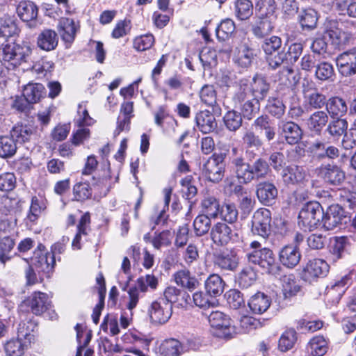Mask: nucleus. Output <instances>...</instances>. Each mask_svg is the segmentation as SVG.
Listing matches in <instances>:
<instances>
[{
	"instance_id": "a878e982",
	"label": "nucleus",
	"mask_w": 356,
	"mask_h": 356,
	"mask_svg": "<svg viewBox=\"0 0 356 356\" xmlns=\"http://www.w3.org/2000/svg\"><path fill=\"white\" fill-rule=\"evenodd\" d=\"M275 29L274 22L270 17H258L251 24V32L257 39H263L270 35Z\"/></svg>"
},
{
	"instance_id": "3c124183",
	"label": "nucleus",
	"mask_w": 356,
	"mask_h": 356,
	"mask_svg": "<svg viewBox=\"0 0 356 356\" xmlns=\"http://www.w3.org/2000/svg\"><path fill=\"white\" fill-rule=\"evenodd\" d=\"M265 109L268 114L280 120L282 118L285 113L286 106L279 97H269L267 99Z\"/></svg>"
},
{
	"instance_id": "393cba45",
	"label": "nucleus",
	"mask_w": 356,
	"mask_h": 356,
	"mask_svg": "<svg viewBox=\"0 0 356 356\" xmlns=\"http://www.w3.org/2000/svg\"><path fill=\"white\" fill-rule=\"evenodd\" d=\"M17 12L20 19L28 23L29 27L36 26L35 20L38 15V8L33 1H21L17 8Z\"/></svg>"
},
{
	"instance_id": "13d9d810",
	"label": "nucleus",
	"mask_w": 356,
	"mask_h": 356,
	"mask_svg": "<svg viewBox=\"0 0 356 356\" xmlns=\"http://www.w3.org/2000/svg\"><path fill=\"white\" fill-rule=\"evenodd\" d=\"M200 97L202 102L213 107V111L220 112L221 109L216 103V92L212 85L204 86L200 92Z\"/></svg>"
},
{
	"instance_id": "052dcab7",
	"label": "nucleus",
	"mask_w": 356,
	"mask_h": 356,
	"mask_svg": "<svg viewBox=\"0 0 356 356\" xmlns=\"http://www.w3.org/2000/svg\"><path fill=\"white\" fill-rule=\"evenodd\" d=\"M211 218L207 214H200L195 218L193 227L197 236H202L211 229Z\"/></svg>"
},
{
	"instance_id": "774afa93",
	"label": "nucleus",
	"mask_w": 356,
	"mask_h": 356,
	"mask_svg": "<svg viewBox=\"0 0 356 356\" xmlns=\"http://www.w3.org/2000/svg\"><path fill=\"white\" fill-rule=\"evenodd\" d=\"M261 44V48L266 54H271L279 51L282 47V40L281 38L277 35L266 37Z\"/></svg>"
},
{
	"instance_id": "c9c22d12",
	"label": "nucleus",
	"mask_w": 356,
	"mask_h": 356,
	"mask_svg": "<svg viewBox=\"0 0 356 356\" xmlns=\"http://www.w3.org/2000/svg\"><path fill=\"white\" fill-rule=\"evenodd\" d=\"M329 115L325 111H316L307 119V127L312 133L320 135L329 122Z\"/></svg>"
},
{
	"instance_id": "0eeeda50",
	"label": "nucleus",
	"mask_w": 356,
	"mask_h": 356,
	"mask_svg": "<svg viewBox=\"0 0 356 356\" xmlns=\"http://www.w3.org/2000/svg\"><path fill=\"white\" fill-rule=\"evenodd\" d=\"M323 209L318 202L305 204L298 214V225L304 230L311 231L317 228L323 217Z\"/></svg>"
},
{
	"instance_id": "f3484780",
	"label": "nucleus",
	"mask_w": 356,
	"mask_h": 356,
	"mask_svg": "<svg viewBox=\"0 0 356 356\" xmlns=\"http://www.w3.org/2000/svg\"><path fill=\"white\" fill-rule=\"evenodd\" d=\"M172 313V307L165 300L154 301L149 309V314L152 322L163 324L166 323Z\"/></svg>"
},
{
	"instance_id": "9b49d317",
	"label": "nucleus",
	"mask_w": 356,
	"mask_h": 356,
	"mask_svg": "<svg viewBox=\"0 0 356 356\" xmlns=\"http://www.w3.org/2000/svg\"><path fill=\"white\" fill-rule=\"evenodd\" d=\"M55 264L54 254H49L46 250L44 245L39 244L34 251L31 265L35 268L38 273H43L49 275L53 271Z\"/></svg>"
},
{
	"instance_id": "4be33fe9",
	"label": "nucleus",
	"mask_w": 356,
	"mask_h": 356,
	"mask_svg": "<svg viewBox=\"0 0 356 356\" xmlns=\"http://www.w3.org/2000/svg\"><path fill=\"white\" fill-rule=\"evenodd\" d=\"M280 135L284 138L286 143L296 145L302 138L303 131L296 122L292 121H282L279 124Z\"/></svg>"
},
{
	"instance_id": "7c9ffc66",
	"label": "nucleus",
	"mask_w": 356,
	"mask_h": 356,
	"mask_svg": "<svg viewBox=\"0 0 356 356\" xmlns=\"http://www.w3.org/2000/svg\"><path fill=\"white\" fill-rule=\"evenodd\" d=\"M19 31L17 24L10 16H0V46H3L8 38L17 35Z\"/></svg>"
},
{
	"instance_id": "c85d7f7f",
	"label": "nucleus",
	"mask_w": 356,
	"mask_h": 356,
	"mask_svg": "<svg viewBox=\"0 0 356 356\" xmlns=\"http://www.w3.org/2000/svg\"><path fill=\"white\" fill-rule=\"evenodd\" d=\"M280 262L289 268L297 266L301 259V253L296 245H287L284 246L279 253Z\"/></svg>"
},
{
	"instance_id": "aec40b11",
	"label": "nucleus",
	"mask_w": 356,
	"mask_h": 356,
	"mask_svg": "<svg viewBox=\"0 0 356 356\" xmlns=\"http://www.w3.org/2000/svg\"><path fill=\"white\" fill-rule=\"evenodd\" d=\"M326 35L332 41V44L337 49H343L352 38L351 33L342 31L337 21H330L327 25Z\"/></svg>"
},
{
	"instance_id": "a18cd8bd",
	"label": "nucleus",
	"mask_w": 356,
	"mask_h": 356,
	"mask_svg": "<svg viewBox=\"0 0 356 356\" xmlns=\"http://www.w3.org/2000/svg\"><path fill=\"white\" fill-rule=\"evenodd\" d=\"M328 122L325 130L330 137L339 140L346 133L348 129V122L343 118H332Z\"/></svg>"
},
{
	"instance_id": "4468645a",
	"label": "nucleus",
	"mask_w": 356,
	"mask_h": 356,
	"mask_svg": "<svg viewBox=\"0 0 356 356\" xmlns=\"http://www.w3.org/2000/svg\"><path fill=\"white\" fill-rule=\"evenodd\" d=\"M271 212L267 209L256 211L252 221V232L254 234L266 238L270 234Z\"/></svg>"
},
{
	"instance_id": "f704fd0d",
	"label": "nucleus",
	"mask_w": 356,
	"mask_h": 356,
	"mask_svg": "<svg viewBox=\"0 0 356 356\" xmlns=\"http://www.w3.org/2000/svg\"><path fill=\"white\" fill-rule=\"evenodd\" d=\"M208 320L212 327L222 331L223 334H231L232 320L228 315L218 310L213 311Z\"/></svg>"
},
{
	"instance_id": "6ab92c4d",
	"label": "nucleus",
	"mask_w": 356,
	"mask_h": 356,
	"mask_svg": "<svg viewBox=\"0 0 356 356\" xmlns=\"http://www.w3.org/2000/svg\"><path fill=\"white\" fill-rule=\"evenodd\" d=\"M345 218L343 208L339 204H332L327 208L325 213H323L321 222L325 229L332 230L342 225Z\"/></svg>"
},
{
	"instance_id": "6e6552de",
	"label": "nucleus",
	"mask_w": 356,
	"mask_h": 356,
	"mask_svg": "<svg viewBox=\"0 0 356 356\" xmlns=\"http://www.w3.org/2000/svg\"><path fill=\"white\" fill-rule=\"evenodd\" d=\"M51 304V302L47 293L35 291L23 300L19 308L22 311H30L33 314L40 316L50 308Z\"/></svg>"
},
{
	"instance_id": "f257e3e1",
	"label": "nucleus",
	"mask_w": 356,
	"mask_h": 356,
	"mask_svg": "<svg viewBox=\"0 0 356 356\" xmlns=\"http://www.w3.org/2000/svg\"><path fill=\"white\" fill-rule=\"evenodd\" d=\"M234 83L236 89L232 97L234 106L240 110L243 119L250 121L259 113L260 104H257L253 98L248 99L249 79L243 78Z\"/></svg>"
},
{
	"instance_id": "58836bf2",
	"label": "nucleus",
	"mask_w": 356,
	"mask_h": 356,
	"mask_svg": "<svg viewBox=\"0 0 356 356\" xmlns=\"http://www.w3.org/2000/svg\"><path fill=\"white\" fill-rule=\"evenodd\" d=\"M270 304V298L261 292L253 295L248 301V307L252 313L256 314H261L266 312Z\"/></svg>"
},
{
	"instance_id": "5701e85b",
	"label": "nucleus",
	"mask_w": 356,
	"mask_h": 356,
	"mask_svg": "<svg viewBox=\"0 0 356 356\" xmlns=\"http://www.w3.org/2000/svg\"><path fill=\"white\" fill-rule=\"evenodd\" d=\"M281 176L286 186H294L305 181L307 172L303 166L290 165L282 169Z\"/></svg>"
},
{
	"instance_id": "bb28decb",
	"label": "nucleus",
	"mask_w": 356,
	"mask_h": 356,
	"mask_svg": "<svg viewBox=\"0 0 356 356\" xmlns=\"http://www.w3.org/2000/svg\"><path fill=\"white\" fill-rule=\"evenodd\" d=\"M242 142L250 161H252L256 156V154L253 150L259 151L264 145V141L261 138L252 130H247L243 134Z\"/></svg>"
},
{
	"instance_id": "37998d69",
	"label": "nucleus",
	"mask_w": 356,
	"mask_h": 356,
	"mask_svg": "<svg viewBox=\"0 0 356 356\" xmlns=\"http://www.w3.org/2000/svg\"><path fill=\"white\" fill-rule=\"evenodd\" d=\"M225 285V282L218 274L210 275L204 283L206 291L210 297L220 296L224 291Z\"/></svg>"
},
{
	"instance_id": "09e8293b",
	"label": "nucleus",
	"mask_w": 356,
	"mask_h": 356,
	"mask_svg": "<svg viewBox=\"0 0 356 356\" xmlns=\"http://www.w3.org/2000/svg\"><path fill=\"white\" fill-rule=\"evenodd\" d=\"M220 208L219 200L213 195H207L201 202L202 214H207L212 218L218 217Z\"/></svg>"
},
{
	"instance_id": "b1692460",
	"label": "nucleus",
	"mask_w": 356,
	"mask_h": 356,
	"mask_svg": "<svg viewBox=\"0 0 356 356\" xmlns=\"http://www.w3.org/2000/svg\"><path fill=\"white\" fill-rule=\"evenodd\" d=\"M252 126L263 134L266 141L270 142L275 138L276 127L268 114H262L255 118Z\"/></svg>"
},
{
	"instance_id": "864d4df0",
	"label": "nucleus",
	"mask_w": 356,
	"mask_h": 356,
	"mask_svg": "<svg viewBox=\"0 0 356 356\" xmlns=\"http://www.w3.org/2000/svg\"><path fill=\"white\" fill-rule=\"evenodd\" d=\"M90 224V215L89 212H86L81 216L77 225V232L72 243V246L73 249L79 250L81 248V236H86L88 234L87 229Z\"/></svg>"
},
{
	"instance_id": "603ef678",
	"label": "nucleus",
	"mask_w": 356,
	"mask_h": 356,
	"mask_svg": "<svg viewBox=\"0 0 356 356\" xmlns=\"http://www.w3.org/2000/svg\"><path fill=\"white\" fill-rule=\"evenodd\" d=\"M327 349V343L323 335L314 336L307 346V350L312 356H323Z\"/></svg>"
},
{
	"instance_id": "8fccbe9b",
	"label": "nucleus",
	"mask_w": 356,
	"mask_h": 356,
	"mask_svg": "<svg viewBox=\"0 0 356 356\" xmlns=\"http://www.w3.org/2000/svg\"><path fill=\"white\" fill-rule=\"evenodd\" d=\"M222 121L229 131L235 133L242 127L243 118L239 114V111L232 109L225 113Z\"/></svg>"
},
{
	"instance_id": "412c9836",
	"label": "nucleus",
	"mask_w": 356,
	"mask_h": 356,
	"mask_svg": "<svg viewBox=\"0 0 356 356\" xmlns=\"http://www.w3.org/2000/svg\"><path fill=\"white\" fill-rule=\"evenodd\" d=\"M269 91L270 83L261 74H256L252 82L249 81V92L252 94L257 104H260L266 98Z\"/></svg>"
},
{
	"instance_id": "f8f14e48",
	"label": "nucleus",
	"mask_w": 356,
	"mask_h": 356,
	"mask_svg": "<svg viewBox=\"0 0 356 356\" xmlns=\"http://www.w3.org/2000/svg\"><path fill=\"white\" fill-rule=\"evenodd\" d=\"M329 271V265L321 259H314L309 260L305 266L302 267L300 273L302 280L305 282H312L317 278L326 276Z\"/></svg>"
},
{
	"instance_id": "39448f33",
	"label": "nucleus",
	"mask_w": 356,
	"mask_h": 356,
	"mask_svg": "<svg viewBox=\"0 0 356 356\" xmlns=\"http://www.w3.org/2000/svg\"><path fill=\"white\" fill-rule=\"evenodd\" d=\"M246 257L249 263L258 265L266 273L275 277L281 276L282 268L269 248L253 250L246 254Z\"/></svg>"
},
{
	"instance_id": "69168bd1",
	"label": "nucleus",
	"mask_w": 356,
	"mask_h": 356,
	"mask_svg": "<svg viewBox=\"0 0 356 356\" xmlns=\"http://www.w3.org/2000/svg\"><path fill=\"white\" fill-rule=\"evenodd\" d=\"M92 187L88 182H78L73 186V195L75 200L83 202L92 197Z\"/></svg>"
},
{
	"instance_id": "cd10ccee",
	"label": "nucleus",
	"mask_w": 356,
	"mask_h": 356,
	"mask_svg": "<svg viewBox=\"0 0 356 356\" xmlns=\"http://www.w3.org/2000/svg\"><path fill=\"white\" fill-rule=\"evenodd\" d=\"M195 120L198 129L203 134L211 133L218 127L214 115L208 110L197 112Z\"/></svg>"
},
{
	"instance_id": "72a5a7b5",
	"label": "nucleus",
	"mask_w": 356,
	"mask_h": 356,
	"mask_svg": "<svg viewBox=\"0 0 356 356\" xmlns=\"http://www.w3.org/2000/svg\"><path fill=\"white\" fill-rule=\"evenodd\" d=\"M29 335H17L8 341L5 344V351L8 356H22L30 343Z\"/></svg>"
},
{
	"instance_id": "473e14b6",
	"label": "nucleus",
	"mask_w": 356,
	"mask_h": 356,
	"mask_svg": "<svg viewBox=\"0 0 356 356\" xmlns=\"http://www.w3.org/2000/svg\"><path fill=\"white\" fill-rule=\"evenodd\" d=\"M350 284V276H343L340 280L336 282L334 284L332 285L330 287H327L326 297L329 300L330 299L332 303H338Z\"/></svg>"
},
{
	"instance_id": "ddd939ff",
	"label": "nucleus",
	"mask_w": 356,
	"mask_h": 356,
	"mask_svg": "<svg viewBox=\"0 0 356 356\" xmlns=\"http://www.w3.org/2000/svg\"><path fill=\"white\" fill-rule=\"evenodd\" d=\"M213 264L221 270L235 271L239 264V257L235 248H226L213 254Z\"/></svg>"
},
{
	"instance_id": "bf43d9fd",
	"label": "nucleus",
	"mask_w": 356,
	"mask_h": 356,
	"mask_svg": "<svg viewBox=\"0 0 356 356\" xmlns=\"http://www.w3.org/2000/svg\"><path fill=\"white\" fill-rule=\"evenodd\" d=\"M301 286L293 275H284L282 279V293L284 299H290L300 291Z\"/></svg>"
},
{
	"instance_id": "4c0bfd02",
	"label": "nucleus",
	"mask_w": 356,
	"mask_h": 356,
	"mask_svg": "<svg viewBox=\"0 0 356 356\" xmlns=\"http://www.w3.org/2000/svg\"><path fill=\"white\" fill-rule=\"evenodd\" d=\"M58 36L52 29H44L38 36L37 44L42 50L49 51L54 50L58 46Z\"/></svg>"
},
{
	"instance_id": "680f3d73",
	"label": "nucleus",
	"mask_w": 356,
	"mask_h": 356,
	"mask_svg": "<svg viewBox=\"0 0 356 356\" xmlns=\"http://www.w3.org/2000/svg\"><path fill=\"white\" fill-rule=\"evenodd\" d=\"M255 11L258 17H270L277 9L275 0H257Z\"/></svg>"
},
{
	"instance_id": "e2e57ef3",
	"label": "nucleus",
	"mask_w": 356,
	"mask_h": 356,
	"mask_svg": "<svg viewBox=\"0 0 356 356\" xmlns=\"http://www.w3.org/2000/svg\"><path fill=\"white\" fill-rule=\"evenodd\" d=\"M315 69V77L321 81H329L334 76L333 65L329 62L318 63Z\"/></svg>"
},
{
	"instance_id": "423d86ee",
	"label": "nucleus",
	"mask_w": 356,
	"mask_h": 356,
	"mask_svg": "<svg viewBox=\"0 0 356 356\" xmlns=\"http://www.w3.org/2000/svg\"><path fill=\"white\" fill-rule=\"evenodd\" d=\"M226 156L225 152L213 153L200 168L202 177L210 182L219 183L225 175Z\"/></svg>"
},
{
	"instance_id": "0e129e2a",
	"label": "nucleus",
	"mask_w": 356,
	"mask_h": 356,
	"mask_svg": "<svg viewBox=\"0 0 356 356\" xmlns=\"http://www.w3.org/2000/svg\"><path fill=\"white\" fill-rule=\"evenodd\" d=\"M257 277V274L252 266H245L238 275V282L241 287L248 288L254 282Z\"/></svg>"
},
{
	"instance_id": "79ce46f5",
	"label": "nucleus",
	"mask_w": 356,
	"mask_h": 356,
	"mask_svg": "<svg viewBox=\"0 0 356 356\" xmlns=\"http://www.w3.org/2000/svg\"><path fill=\"white\" fill-rule=\"evenodd\" d=\"M47 202L43 197H32L26 219L32 223H35L42 213L46 209Z\"/></svg>"
},
{
	"instance_id": "dca6fc26",
	"label": "nucleus",
	"mask_w": 356,
	"mask_h": 356,
	"mask_svg": "<svg viewBox=\"0 0 356 356\" xmlns=\"http://www.w3.org/2000/svg\"><path fill=\"white\" fill-rule=\"evenodd\" d=\"M257 56V50L248 39H243L236 48V63L242 67H249Z\"/></svg>"
},
{
	"instance_id": "4d7b16f0",
	"label": "nucleus",
	"mask_w": 356,
	"mask_h": 356,
	"mask_svg": "<svg viewBox=\"0 0 356 356\" xmlns=\"http://www.w3.org/2000/svg\"><path fill=\"white\" fill-rule=\"evenodd\" d=\"M254 6L250 0H236L234 3L235 16L239 20H247L253 14Z\"/></svg>"
},
{
	"instance_id": "e433bc0d",
	"label": "nucleus",
	"mask_w": 356,
	"mask_h": 356,
	"mask_svg": "<svg viewBox=\"0 0 356 356\" xmlns=\"http://www.w3.org/2000/svg\"><path fill=\"white\" fill-rule=\"evenodd\" d=\"M58 28L66 47L70 46L75 39L77 31L74 21L70 18H62L58 23Z\"/></svg>"
},
{
	"instance_id": "9d476101",
	"label": "nucleus",
	"mask_w": 356,
	"mask_h": 356,
	"mask_svg": "<svg viewBox=\"0 0 356 356\" xmlns=\"http://www.w3.org/2000/svg\"><path fill=\"white\" fill-rule=\"evenodd\" d=\"M317 170L318 176L330 186L339 187L346 181L345 171L337 164H322Z\"/></svg>"
},
{
	"instance_id": "20e7f679",
	"label": "nucleus",
	"mask_w": 356,
	"mask_h": 356,
	"mask_svg": "<svg viewBox=\"0 0 356 356\" xmlns=\"http://www.w3.org/2000/svg\"><path fill=\"white\" fill-rule=\"evenodd\" d=\"M98 162L94 155L88 156L85 166L82 170L83 175H92V186L99 193L106 195L109 191L111 186L108 182L111 178L109 168H104L96 172Z\"/></svg>"
},
{
	"instance_id": "c03bdc74",
	"label": "nucleus",
	"mask_w": 356,
	"mask_h": 356,
	"mask_svg": "<svg viewBox=\"0 0 356 356\" xmlns=\"http://www.w3.org/2000/svg\"><path fill=\"white\" fill-rule=\"evenodd\" d=\"M46 94L44 87L41 83H29L24 86L23 90V97L31 104H35Z\"/></svg>"
},
{
	"instance_id": "a19ab883",
	"label": "nucleus",
	"mask_w": 356,
	"mask_h": 356,
	"mask_svg": "<svg viewBox=\"0 0 356 356\" xmlns=\"http://www.w3.org/2000/svg\"><path fill=\"white\" fill-rule=\"evenodd\" d=\"M35 135V131L31 127L23 124H15L10 131V136L15 139L16 143L29 142Z\"/></svg>"
},
{
	"instance_id": "1a4fd4ad",
	"label": "nucleus",
	"mask_w": 356,
	"mask_h": 356,
	"mask_svg": "<svg viewBox=\"0 0 356 356\" xmlns=\"http://www.w3.org/2000/svg\"><path fill=\"white\" fill-rule=\"evenodd\" d=\"M210 237L217 246L234 243L239 239L238 234L231 226L222 222L213 225L210 232Z\"/></svg>"
},
{
	"instance_id": "49530a36",
	"label": "nucleus",
	"mask_w": 356,
	"mask_h": 356,
	"mask_svg": "<svg viewBox=\"0 0 356 356\" xmlns=\"http://www.w3.org/2000/svg\"><path fill=\"white\" fill-rule=\"evenodd\" d=\"M181 343L177 339L170 338L163 341L158 347L159 356H179Z\"/></svg>"
},
{
	"instance_id": "ea45409f",
	"label": "nucleus",
	"mask_w": 356,
	"mask_h": 356,
	"mask_svg": "<svg viewBox=\"0 0 356 356\" xmlns=\"http://www.w3.org/2000/svg\"><path fill=\"white\" fill-rule=\"evenodd\" d=\"M305 98L308 108L311 110L321 111L324 106L326 107L327 99L326 96L318 92L317 89L312 91L304 90Z\"/></svg>"
},
{
	"instance_id": "338daca9",
	"label": "nucleus",
	"mask_w": 356,
	"mask_h": 356,
	"mask_svg": "<svg viewBox=\"0 0 356 356\" xmlns=\"http://www.w3.org/2000/svg\"><path fill=\"white\" fill-rule=\"evenodd\" d=\"M15 246V241L9 236L0 240V262L5 264L12 258L11 252Z\"/></svg>"
},
{
	"instance_id": "a211bd4d",
	"label": "nucleus",
	"mask_w": 356,
	"mask_h": 356,
	"mask_svg": "<svg viewBox=\"0 0 356 356\" xmlns=\"http://www.w3.org/2000/svg\"><path fill=\"white\" fill-rule=\"evenodd\" d=\"M256 195L263 205L273 206L277 199L278 190L271 181H261L256 186Z\"/></svg>"
},
{
	"instance_id": "2eb2a0df",
	"label": "nucleus",
	"mask_w": 356,
	"mask_h": 356,
	"mask_svg": "<svg viewBox=\"0 0 356 356\" xmlns=\"http://www.w3.org/2000/svg\"><path fill=\"white\" fill-rule=\"evenodd\" d=\"M339 72L343 76L356 74V48L343 52L336 58Z\"/></svg>"
},
{
	"instance_id": "6e6d98bb",
	"label": "nucleus",
	"mask_w": 356,
	"mask_h": 356,
	"mask_svg": "<svg viewBox=\"0 0 356 356\" xmlns=\"http://www.w3.org/2000/svg\"><path fill=\"white\" fill-rule=\"evenodd\" d=\"M15 140L10 136H0V158L7 159L13 157L17 152Z\"/></svg>"
},
{
	"instance_id": "f03ea898",
	"label": "nucleus",
	"mask_w": 356,
	"mask_h": 356,
	"mask_svg": "<svg viewBox=\"0 0 356 356\" xmlns=\"http://www.w3.org/2000/svg\"><path fill=\"white\" fill-rule=\"evenodd\" d=\"M1 47L2 51L0 56L2 61L14 67L27 63L32 53L31 44L26 41H15Z\"/></svg>"
},
{
	"instance_id": "2f4dec72",
	"label": "nucleus",
	"mask_w": 356,
	"mask_h": 356,
	"mask_svg": "<svg viewBox=\"0 0 356 356\" xmlns=\"http://www.w3.org/2000/svg\"><path fill=\"white\" fill-rule=\"evenodd\" d=\"M325 109L331 118H342L348 111V105L342 97L334 96L327 99Z\"/></svg>"
},
{
	"instance_id": "c756f323",
	"label": "nucleus",
	"mask_w": 356,
	"mask_h": 356,
	"mask_svg": "<svg viewBox=\"0 0 356 356\" xmlns=\"http://www.w3.org/2000/svg\"><path fill=\"white\" fill-rule=\"evenodd\" d=\"M319 15L312 8H303L298 15V22L304 31H312L317 27Z\"/></svg>"
},
{
	"instance_id": "5fc2aeb1",
	"label": "nucleus",
	"mask_w": 356,
	"mask_h": 356,
	"mask_svg": "<svg viewBox=\"0 0 356 356\" xmlns=\"http://www.w3.org/2000/svg\"><path fill=\"white\" fill-rule=\"evenodd\" d=\"M175 282L186 289L191 291L195 289L199 282L195 277L191 276V273L188 270H180L177 271L175 275Z\"/></svg>"
},
{
	"instance_id": "7ed1b4c3",
	"label": "nucleus",
	"mask_w": 356,
	"mask_h": 356,
	"mask_svg": "<svg viewBox=\"0 0 356 356\" xmlns=\"http://www.w3.org/2000/svg\"><path fill=\"white\" fill-rule=\"evenodd\" d=\"M228 167L239 184L248 185L254 181L250 163L246 162L238 147H233L229 154Z\"/></svg>"
},
{
	"instance_id": "de8ad7c7",
	"label": "nucleus",
	"mask_w": 356,
	"mask_h": 356,
	"mask_svg": "<svg viewBox=\"0 0 356 356\" xmlns=\"http://www.w3.org/2000/svg\"><path fill=\"white\" fill-rule=\"evenodd\" d=\"M250 165L254 181L266 179L271 172L270 165L264 158H257Z\"/></svg>"
}]
</instances>
